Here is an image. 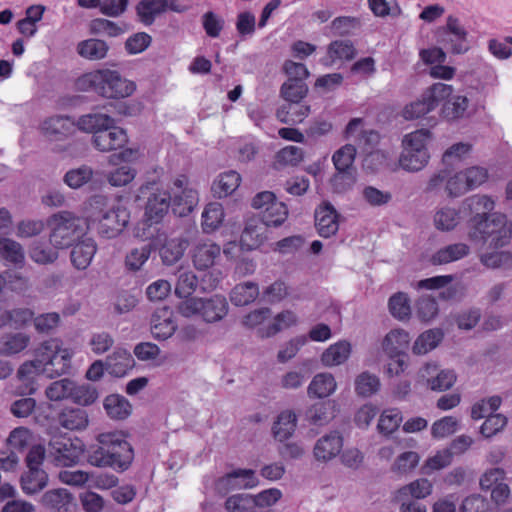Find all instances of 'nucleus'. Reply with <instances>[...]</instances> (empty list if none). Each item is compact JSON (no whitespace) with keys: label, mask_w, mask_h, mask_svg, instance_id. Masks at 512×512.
I'll use <instances>...</instances> for the list:
<instances>
[{"label":"nucleus","mask_w":512,"mask_h":512,"mask_svg":"<svg viewBox=\"0 0 512 512\" xmlns=\"http://www.w3.org/2000/svg\"><path fill=\"white\" fill-rule=\"evenodd\" d=\"M433 133L427 128H420L405 134L401 140V152L398 166L408 173H418L430 163L429 146Z\"/></svg>","instance_id":"nucleus-1"},{"label":"nucleus","mask_w":512,"mask_h":512,"mask_svg":"<svg viewBox=\"0 0 512 512\" xmlns=\"http://www.w3.org/2000/svg\"><path fill=\"white\" fill-rule=\"evenodd\" d=\"M134 459V450L124 431L116 430L98 435V467L107 466L117 471L127 470Z\"/></svg>","instance_id":"nucleus-2"},{"label":"nucleus","mask_w":512,"mask_h":512,"mask_svg":"<svg viewBox=\"0 0 512 512\" xmlns=\"http://www.w3.org/2000/svg\"><path fill=\"white\" fill-rule=\"evenodd\" d=\"M91 222V217H77L69 211L54 214L49 221L50 243L58 249L70 247L84 233L85 227L90 228Z\"/></svg>","instance_id":"nucleus-3"},{"label":"nucleus","mask_w":512,"mask_h":512,"mask_svg":"<svg viewBox=\"0 0 512 512\" xmlns=\"http://www.w3.org/2000/svg\"><path fill=\"white\" fill-rule=\"evenodd\" d=\"M512 236V223L504 215L493 214L470 227L468 237L474 242H482L488 248H501L508 244Z\"/></svg>","instance_id":"nucleus-4"},{"label":"nucleus","mask_w":512,"mask_h":512,"mask_svg":"<svg viewBox=\"0 0 512 512\" xmlns=\"http://www.w3.org/2000/svg\"><path fill=\"white\" fill-rule=\"evenodd\" d=\"M176 309L184 318L200 317L206 323H215L227 315L229 307L226 298L216 294L211 297H191L181 301Z\"/></svg>","instance_id":"nucleus-5"},{"label":"nucleus","mask_w":512,"mask_h":512,"mask_svg":"<svg viewBox=\"0 0 512 512\" xmlns=\"http://www.w3.org/2000/svg\"><path fill=\"white\" fill-rule=\"evenodd\" d=\"M453 91L452 85L441 82L432 84L417 99L404 106L402 117L410 121L424 117L434 111Z\"/></svg>","instance_id":"nucleus-6"},{"label":"nucleus","mask_w":512,"mask_h":512,"mask_svg":"<svg viewBox=\"0 0 512 512\" xmlns=\"http://www.w3.org/2000/svg\"><path fill=\"white\" fill-rule=\"evenodd\" d=\"M40 358L42 373L49 378L66 374L71 365V353L67 348H62L56 339L42 343L37 351Z\"/></svg>","instance_id":"nucleus-7"},{"label":"nucleus","mask_w":512,"mask_h":512,"mask_svg":"<svg viewBox=\"0 0 512 512\" xmlns=\"http://www.w3.org/2000/svg\"><path fill=\"white\" fill-rule=\"evenodd\" d=\"M136 88V83L123 77L117 69H98V95L119 100L130 97Z\"/></svg>","instance_id":"nucleus-8"},{"label":"nucleus","mask_w":512,"mask_h":512,"mask_svg":"<svg viewBox=\"0 0 512 512\" xmlns=\"http://www.w3.org/2000/svg\"><path fill=\"white\" fill-rule=\"evenodd\" d=\"M251 206L261 211L262 218L260 220L268 228L281 226L289 215L287 205L279 201L271 191L257 193L251 201Z\"/></svg>","instance_id":"nucleus-9"},{"label":"nucleus","mask_w":512,"mask_h":512,"mask_svg":"<svg viewBox=\"0 0 512 512\" xmlns=\"http://www.w3.org/2000/svg\"><path fill=\"white\" fill-rule=\"evenodd\" d=\"M83 443L79 438L67 434L54 435L49 441V452L58 466H72L83 453Z\"/></svg>","instance_id":"nucleus-10"},{"label":"nucleus","mask_w":512,"mask_h":512,"mask_svg":"<svg viewBox=\"0 0 512 512\" xmlns=\"http://www.w3.org/2000/svg\"><path fill=\"white\" fill-rule=\"evenodd\" d=\"M418 381L432 391L443 392L454 386L457 380L455 372L443 369L436 362L425 363L417 373Z\"/></svg>","instance_id":"nucleus-11"},{"label":"nucleus","mask_w":512,"mask_h":512,"mask_svg":"<svg viewBox=\"0 0 512 512\" xmlns=\"http://www.w3.org/2000/svg\"><path fill=\"white\" fill-rule=\"evenodd\" d=\"M128 141L124 129L107 115L98 114V150L111 151L123 147Z\"/></svg>","instance_id":"nucleus-12"},{"label":"nucleus","mask_w":512,"mask_h":512,"mask_svg":"<svg viewBox=\"0 0 512 512\" xmlns=\"http://www.w3.org/2000/svg\"><path fill=\"white\" fill-rule=\"evenodd\" d=\"M187 7L180 3V0H140L136 6V13L139 20L144 25H152L155 19L171 11L174 13H184Z\"/></svg>","instance_id":"nucleus-13"},{"label":"nucleus","mask_w":512,"mask_h":512,"mask_svg":"<svg viewBox=\"0 0 512 512\" xmlns=\"http://www.w3.org/2000/svg\"><path fill=\"white\" fill-rule=\"evenodd\" d=\"M439 42L453 54H463L469 50L468 32L461 21L449 15Z\"/></svg>","instance_id":"nucleus-14"},{"label":"nucleus","mask_w":512,"mask_h":512,"mask_svg":"<svg viewBox=\"0 0 512 512\" xmlns=\"http://www.w3.org/2000/svg\"><path fill=\"white\" fill-rule=\"evenodd\" d=\"M172 192L171 207L173 212L181 217L191 213L198 203V193L188 186V180L185 176H180L174 180Z\"/></svg>","instance_id":"nucleus-15"},{"label":"nucleus","mask_w":512,"mask_h":512,"mask_svg":"<svg viewBox=\"0 0 512 512\" xmlns=\"http://www.w3.org/2000/svg\"><path fill=\"white\" fill-rule=\"evenodd\" d=\"M343 436L338 431H330L314 444L313 456L317 462L328 463L340 455L343 449Z\"/></svg>","instance_id":"nucleus-16"},{"label":"nucleus","mask_w":512,"mask_h":512,"mask_svg":"<svg viewBox=\"0 0 512 512\" xmlns=\"http://www.w3.org/2000/svg\"><path fill=\"white\" fill-rule=\"evenodd\" d=\"M178 324L173 310L168 306L157 308L150 321V330L156 340H167L176 332Z\"/></svg>","instance_id":"nucleus-17"},{"label":"nucleus","mask_w":512,"mask_h":512,"mask_svg":"<svg viewBox=\"0 0 512 512\" xmlns=\"http://www.w3.org/2000/svg\"><path fill=\"white\" fill-rule=\"evenodd\" d=\"M132 355L125 349H117L104 362L98 361V378L103 373L114 377H124L134 367Z\"/></svg>","instance_id":"nucleus-18"},{"label":"nucleus","mask_w":512,"mask_h":512,"mask_svg":"<svg viewBox=\"0 0 512 512\" xmlns=\"http://www.w3.org/2000/svg\"><path fill=\"white\" fill-rule=\"evenodd\" d=\"M268 232L267 225L260 219H248L240 236L241 248L247 251L259 248L267 241Z\"/></svg>","instance_id":"nucleus-19"},{"label":"nucleus","mask_w":512,"mask_h":512,"mask_svg":"<svg viewBox=\"0 0 512 512\" xmlns=\"http://www.w3.org/2000/svg\"><path fill=\"white\" fill-rule=\"evenodd\" d=\"M337 403L327 399L313 403L305 411L306 421L314 426H326L337 415Z\"/></svg>","instance_id":"nucleus-20"},{"label":"nucleus","mask_w":512,"mask_h":512,"mask_svg":"<svg viewBox=\"0 0 512 512\" xmlns=\"http://www.w3.org/2000/svg\"><path fill=\"white\" fill-rule=\"evenodd\" d=\"M297 425L298 417L296 412L291 409H285L276 416L272 424V436L276 441L283 443L294 436Z\"/></svg>","instance_id":"nucleus-21"},{"label":"nucleus","mask_w":512,"mask_h":512,"mask_svg":"<svg viewBox=\"0 0 512 512\" xmlns=\"http://www.w3.org/2000/svg\"><path fill=\"white\" fill-rule=\"evenodd\" d=\"M221 255V247L210 241L197 243L192 250V262L197 270H206L212 267Z\"/></svg>","instance_id":"nucleus-22"},{"label":"nucleus","mask_w":512,"mask_h":512,"mask_svg":"<svg viewBox=\"0 0 512 512\" xmlns=\"http://www.w3.org/2000/svg\"><path fill=\"white\" fill-rule=\"evenodd\" d=\"M356 156V148L352 144H346L336 150L332 156L333 164L338 171L334 176V184H338L344 180H348L349 183L353 182V178L347 174V171L351 168Z\"/></svg>","instance_id":"nucleus-23"},{"label":"nucleus","mask_w":512,"mask_h":512,"mask_svg":"<svg viewBox=\"0 0 512 512\" xmlns=\"http://www.w3.org/2000/svg\"><path fill=\"white\" fill-rule=\"evenodd\" d=\"M40 358L24 362L17 371V378L21 382L18 391L22 395L34 394L37 390L36 376L42 373Z\"/></svg>","instance_id":"nucleus-24"},{"label":"nucleus","mask_w":512,"mask_h":512,"mask_svg":"<svg viewBox=\"0 0 512 512\" xmlns=\"http://www.w3.org/2000/svg\"><path fill=\"white\" fill-rule=\"evenodd\" d=\"M338 388L337 381L333 374L320 372L315 374L307 386L309 398L326 399L333 395Z\"/></svg>","instance_id":"nucleus-25"},{"label":"nucleus","mask_w":512,"mask_h":512,"mask_svg":"<svg viewBox=\"0 0 512 512\" xmlns=\"http://www.w3.org/2000/svg\"><path fill=\"white\" fill-rule=\"evenodd\" d=\"M129 215L126 209L117 207L110 209L99 220L100 232L108 238L118 235L128 223Z\"/></svg>","instance_id":"nucleus-26"},{"label":"nucleus","mask_w":512,"mask_h":512,"mask_svg":"<svg viewBox=\"0 0 512 512\" xmlns=\"http://www.w3.org/2000/svg\"><path fill=\"white\" fill-rule=\"evenodd\" d=\"M315 222L317 230L322 237L334 235L339 228L338 214L329 203H323L316 209Z\"/></svg>","instance_id":"nucleus-27"},{"label":"nucleus","mask_w":512,"mask_h":512,"mask_svg":"<svg viewBox=\"0 0 512 512\" xmlns=\"http://www.w3.org/2000/svg\"><path fill=\"white\" fill-rule=\"evenodd\" d=\"M171 206V195L167 191H157L148 198L145 217L151 223L160 222Z\"/></svg>","instance_id":"nucleus-28"},{"label":"nucleus","mask_w":512,"mask_h":512,"mask_svg":"<svg viewBox=\"0 0 512 512\" xmlns=\"http://www.w3.org/2000/svg\"><path fill=\"white\" fill-rule=\"evenodd\" d=\"M103 409L110 419L124 421L132 415L133 405L123 395L110 394L103 400Z\"/></svg>","instance_id":"nucleus-29"},{"label":"nucleus","mask_w":512,"mask_h":512,"mask_svg":"<svg viewBox=\"0 0 512 512\" xmlns=\"http://www.w3.org/2000/svg\"><path fill=\"white\" fill-rule=\"evenodd\" d=\"M352 345L346 340H340L327 347L320 356L324 367L332 368L344 364L350 357Z\"/></svg>","instance_id":"nucleus-30"},{"label":"nucleus","mask_w":512,"mask_h":512,"mask_svg":"<svg viewBox=\"0 0 512 512\" xmlns=\"http://www.w3.org/2000/svg\"><path fill=\"white\" fill-rule=\"evenodd\" d=\"M75 122L69 116H52L42 123L43 134L51 140H61L71 134Z\"/></svg>","instance_id":"nucleus-31"},{"label":"nucleus","mask_w":512,"mask_h":512,"mask_svg":"<svg viewBox=\"0 0 512 512\" xmlns=\"http://www.w3.org/2000/svg\"><path fill=\"white\" fill-rule=\"evenodd\" d=\"M470 251V246L466 243H452L437 250L430 261L434 265H445L467 257Z\"/></svg>","instance_id":"nucleus-32"},{"label":"nucleus","mask_w":512,"mask_h":512,"mask_svg":"<svg viewBox=\"0 0 512 512\" xmlns=\"http://www.w3.org/2000/svg\"><path fill=\"white\" fill-rule=\"evenodd\" d=\"M433 483L427 478H418L400 487L394 494L395 499L421 500L429 497L433 492Z\"/></svg>","instance_id":"nucleus-33"},{"label":"nucleus","mask_w":512,"mask_h":512,"mask_svg":"<svg viewBox=\"0 0 512 512\" xmlns=\"http://www.w3.org/2000/svg\"><path fill=\"white\" fill-rule=\"evenodd\" d=\"M410 334L401 328L389 331L383 341L382 349L390 357H395L403 353L410 344Z\"/></svg>","instance_id":"nucleus-34"},{"label":"nucleus","mask_w":512,"mask_h":512,"mask_svg":"<svg viewBox=\"0 0 512 512\" xmlns=\"http://www.w3.org/2000/svg\"><path fill=\"white\" fill-rule=\"evenodd\" d=\"M271 314V309L267 307L254 309L243 316L241 323L245 328L255 330L260 338H269L271 335H265L263 330L269 327Z\"/></svg>","instance_id":"nucleus-35"},{"label":"nucleus","mask_w":512,"mask_h":512,"mask_svg":"<svg viewBox=\"0 0 512 512\" xmlns=\"http://www.w3.org/2000/svg\"><path fill=\"white\" fill-rule=\"evenodd\" d=\"M441 103V117L447 121H455L465 117L469 100L464 95H453L452 93Z\"/></svg>","instance_id":"nucleus-36"},{"label":"nucleus","mask_w":512,"mask_h":512,"mask_svg":"<svg viewBox=\"0 0 512 512\" xmlns=\"http://www.w3.org/2000/svg\"><path fill=\"white\" fill-rule=\"evenodd\" d=\"M259 292L256 282L245 281L231 289L229 298L234 306L242 307L253 303L258 298Z\"/></svg>","instance_id":"nucleus-37"},{"label":"nucleus","mask_w":512,"mask_h":512,"mask_svg":"<svg viewBox=\"0 0 512 512\" xmlns=\"http://www.w3.org/2000/svg\"><path fill=\"white\" fill-rule=\"evenodd\" d=\"M463 208L474 214L471 219V226H473L480 220H485L487 213L494 209V201L489 196L477 194L466 198Z\"/></svg>","instance_id":"nucleus-38"},{"label":"nucleus","mask_w":512,"mask_h":512,"mask_svg":"<svg viewBox=\"0 0 512 512\" xmlns=\"http://www.w3.org/2000/svg\"><path fill=\"white\" fill-rule=\"evenodd\" d=\"M72 501V494L65 488L49 490L41 499L43 506L56 512H68Z\"/></svg>","instance_id":"nucleus-39"},{"label":"nucleus","mask_w":512,"mask_h":512,"mask_svg":"<svg viewBox=\"0 0 512 512\" xmlns=\"http://www.w3.org/2000/svg\"><path fill=\"white\" fill-rule=\"evenodd\" d=\"M225 219L224 208L219 202L208 203L201 215V227L205 233H212L219 229Z\"/></svg>","instance_id":"nucleus-40"},{"label":"nucleus","mask_w":512,"mask_h":512,"mask_svg":"<svg viewBox=\"0 0 512 512\" xmlns=\"http://www.w3.org/2000/svg\"><path fill=\"white\" fill-rule=\"evenodd\" d=\"M48 484V474L43 469H28L21 475L20 485L26 495L42 491Z\"/></svg>","instance_id":"nucleus-41"},{"label":"nucleus","mask_w":512,"mask_h":512,"mask_svg":"<svg viewBox=\"0 0 512 512\" xmlns=\"http://www.w3.org/2000/svg\"><path fill=\"white\" fill-rule=\"evenodd\" d=\"M198 287V278L196 274L184 268H179L174 293L180 299H189Z\"/></svg>","instance_id":"nucleus-42"},{"label":"nucleus","mask_w":512,"mask_h":512,"mask_svg":"<svg viewBox=\"0 0 512 512\" xmlns=\"http://www.w3.org/2000/svg\"><path fill=\"white\" fill-rule=\"evenodd\" d=\"M443 332L440 329H429L422 332L412 345L415 355H425L434 350L443 340Z\"/></svg>","instance_id":"nucleus-43"},{"label":"nucleus","mask_w":512,"mask_h":512,"mask_svg":"<svg viewBox=\"0 0 512 512\" xmlns=\"http://www.w3.org/2000/svg\"><path fill=\"white\" fill-rule=\"evenodd\" d=\"M241 176L236 171H227L220 174L212 185V191L218 198H224L231 195L239 187Z\"/></svg>","instance_id":"nucleus-44"},{"label":"nucleus","mask_w":512,"mask_h":512,"mask_svg":"<svg viewBox=\"0 0 512 512\" xmlns=\"http://www.w3.org/2000/svg\"><path fill=\"white\" fill-rule=\"evenodd\" d=\"M187 246L188 243L183 238H173L166 240L163 246L160 248V256L162 262L168 266L175 264L182 258Z\"/></svg>","instance_id":"nucleus-45"},{"label":"nucleus","mask_w":512,"mask_h":512,"mask_svg":"<svg viewBox=\"0 0 512 512\" xmlns=\"http://www.w3.org/2000/svg\"><path fill=\"white\" fill-rule=\"evenodd\" d=\"M310 113V107L300 102H292L283 105L277 111V118L287 124L302 122Z\"/></svg>","instance_id":"nucleus-46"},{"label":"nucleus","mask_w":512,"mask_h":512,"mask_svg":"<svg viewBox=\"0 0 512 512\" xmlns=\"http://www.w3.org/2000/svg\"><path fill=\"white\" fill-rule=\"evenodd\" d=\"M433 223L437 230L448 232L454 230L460 223L459 211L455 208L444 206L436 210Z\"/></svg>","instance_id":"nucleus-47"},{"label":"nucleus","mask_w":512,"mask_h":512,"mask_svg":"<svg viewBox=\"0 0 512 512\" xmlns=\"http://www.w3.org/2000/svg\"><path fill=\"white\" fill-rule=\"evenodd\" d=\"M355 55L356 49L349 40H335L327 48V59L330 64L352 60Z\"/></svg>","instance_id":"nucleus-48"},{"label":"nucleus","mask_w":512,"mask_h":512,"mask_svg":"<svg viewBox=\"0 0 512 512\" xmlns=\"http://www.w3.org/2000/svg\"><path fill=\"white\" fill-rule=\"evenodd\" d=\"M380 379L368 371L361 372L354 380L355 392L363 398L371 397L380 390Z\"/></svg>","instance_id":"nucleus-49"},{"label":"nucleus","mask_w":512,"mask_h":512,"mask_svg":"<svg viewBox=\"0 0 512 512\" xmlns=\"http://www.w3.org/2000/svg\"><path fill=\"white\" fill-rule=\"evenodd\" d=\"M390 314L399 321H408L411 317V306L408 295L404 292L393 294L388 301Z\"/></svg>","instance_id":"nucleus-50"},{"label":"nucleus","mask_w":512,"mask_h":512,"mask_svg":"<svg viewBox=\"0 0 512 512\" xmlns=\"http://www.w3.org/2000/svg\"><path fill=\"white\" fill-rule=\"evenodd\" d=\"M403 421L402 413L397 408H388L380 414L377 429L383 435H391Z\"/></svg>","instance_id":"nucleus-51"},{"label":"nucleus","mask_w":512,"mask_h":512,"mask_svg":"<svg viewBox=\"0 0 512 512\" xmlns=\"http://www.w3.org/2000/svg\"><path fill=\"white\" fill-rule=\"evenodd\" d=\"M298 323V317L295 312L291 310H284L276 315L271 314V321L269 327L263 330L265 335L274 336L280 331L290 328Z\"/></svg>","instance_id":"nucleus-52"},{"label":"nucleus","mask_w":512,"mask_h":512,"mask_svg":"<svg viewBox=\"0 0 512 512\" xmlns=\"http://www.w3.org/2000/svg\"><path fill=\"white\" fill-rule=\"evenodd\" d=\"M58 421L66 429L79 430L86 427L88 418L83 409H65L59 414Z\"/></svg>","instance_id":"nucleus-53"},{"label":"nucleus","mask_w":512,"mask_h":512,"mask_svg":"<svg viewBox=\"0 0 512 512\" xmlns=\"http://www.w3.org/2000/svg\"><path fill=\"white\" fill-rule=\"evenodd\" d=\"M96 253L94 243L80 242L71 251V261L77 269H85L91 263Z\"/></svg>","instance_id":"nucleus-54"},{"label":"nucleus","mask_w":512,"mask_h":512,"mask_svg":"<svg viewBox=\"0 0 512 512\" xmlns=\"http://www.w3.org/2000/svg\"><path fill=\"white\" fill-rule=\"evenodd\" d=\"M0 257L16 266H22L25 259L22 246L9 238L0 239Z\"/></svg>","instance_id":"nucleus-55"},{"label":"nucleus","mask_w":512,"mask_h":512,"mask_svg":"<svg viewBox=\"0 0 512 512\" xmlns=\"http://www.w3.org/2000/svg\"><path fill=\"white\" fill-rule=\"evenodd\" d=\"M420 455L415 451H405L399 454L391 465V471L397 475L411 473L419 464Z\"/></svg>","instance_id":"nucleus-56"},{"label":"nucleus","mask_w":512,"mask_h":512,"mask_svg":"<svg viewBox=\"0 0 512 512\" xmlns=\"http://www.w3.org/2000/svg\"><path fill=\"white\" fill-rule=\"evenodd\" d=\"M361 26L362 21L359 17L339 16L332 20L329 28L334 35L348 36L359 30Z\"/></svg>","instance_id":"nucleus-57"},{"label":"nucleus","mask_w":512,"mask_h":512,"mask_svg":"<svg viewBox=\"0 0 512 512\" xmlns=\"http://www.w3.org/2000/svg\"><path fill=\"white\" fill-rule=\"evenodd\" d=\"M480 254V262L489 269L503 268L511 265L512 255L509 252L491 248Z\"/></svg>","instance_id":"nucleus-58"},{"label":"nucleus","mask_w":512,"mask_h":512,"mask_svg":"<svg viewBox=\"0 0 512 512\" xmlns=\"http://www.w3.org/2000/svg\"><path fill=\"white\" fill-rule=\"evenodd\" d=\"M137 171L125 164L110 169L106 173V179L111 186L122 187L131 183L136 177Z\"/></svg>","instance_id":"nucleus-59"},{"label":"nucleus","mask_w":512,"mask_h":512,"mask_svg":"<svg viewBox=\"0 0 512 512\" xmlns=\"http://www.w3.org/2000/svg\"><path fill=\"white\" fill-rule=\"evenodd\" d=\"M29 337L24 333L9 334L0 340V353L13 355L23 351L29 344Z\"/></svg>","instance_id":"nucleus-60"},{"label":"nucleus","mask_w":512,"mask_h":512,"mask_svg":"<svg viewBox=\"0 0 512 512\" xmlns=\"http://www.w3.org/2000/svg\"><path fill=\"white\" fill-rule=\"evenodd\" d=\"M459 429V420L454 416H444L431 426V436L440 440L456 433Z\"/></svg>","instance_id":"nucleus-61"},{"label":"nucleus","mask_w":512,"mask_h":512,"mask_svg":"<svg viewBox=\"0 0 512 512\" xmlns=\"http://www.w3.org/2000/svg\"><path fill=\"white\" fill-rule=\"evenodd\" d=\"M33 317V312L28 308H16L0 311V325L19 327L26 324Z\"/></svg>","instance_id":"nucleus-62"},{"label":"nucleus","mask_w":512,"mask_h":512,"mask_svg":"<svg viewBox=\"0 0 512 512\" xmlns=\"http://www.w3.org/2000/svg\"><path fill=\"white\" fill-rule=\"evenodd\" d=\"M93 169L83 165L79 168L71 169L64 175V182L72 189H78L90 182L93 178Z\"/></svg>","instance_id":"nucleus-63"},{"label":"nucleus","mask_w":512,"mask_h":512,"mask_svg":"<svg viewBox=\"0 0 512 512\" xmlns=\"http://www.w3.org/2000/svg\"><path fill=\"white\" fill-rule=\"evenodd\" d=\"M307 92V85L295 79H288L281 87V95L288 103L300 102Z\"/></svg>","instance_id":"nucleus-64"}]
</instances>
